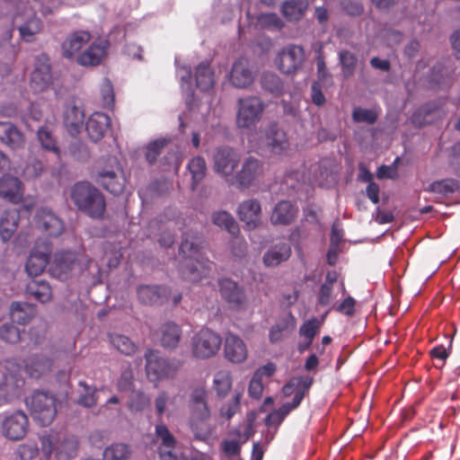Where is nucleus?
Masks as SVG:
<instances>
[{
	"instance_id": "1",
	"label": "nucleus",
	"mask_w": 460,
	"mask_h": 460,
	"mask_svg": "<svg viewBox=\"0 0 460 460\" xmlns=\"http://www.w3.org/2000/svg\"><path fill=\"white\" fill-rule=\"evenodd\" d=\"M202 243L203 238L198 233H186L180 244L179 252L183 257L180 273L190 282H198L208 277L212 270L214 263L202 256Z\"/></svg>"
},
{
	"instance_id": "2",
	"label": "nucleus",
	"mask_w": 460,
	"mask_h": 460,
	"mask_svg": "<svg viewBox=\"0 0 460 460\" xmlns=\"http://www.w3.org/2000/svg\"><path fill=\"white\" fill-rule=\"evenodd\" d=\"M71 199L77 208L92 218H102L106 208L103 194L87 181L76 182L71 190Z\"/></svg>"
},
{
	"instance_id": "3",
	"label": "nucleus",
	"mask_w": 460,
	"mask_h": 460,
	"mask_svg": "<svg viewBox=\"0 0 460 460\" xmlns=\"http://www.w3.org/2000/svg\"><path fill=\"white\" fill-rule=\"evenodd\" d=\"M57 396L46 391H35L26 397L25 404L32 419L40 425H50L58 412Z\"/></svg>"
},
{
	"instance_id": "4",
	"label": "nucleus",
	"mask_w": 460,
	"mask_h": 460,
	"mask_svg": "<svg viewBox=\"0 0 460 460\" xmlns=\"http://www.w3.org/2000/svg\"><path fill=\"white\" fill-rule=\"evenodd\" d=\"M93 180L113 195L121 194L126 187L123 169L114 156H108L103 165L97 169Z\"/></svg>"
},
{
	"instance_id": "5",
	"label": "nucleus",
	"mask_w": 460,
	"mask_h": 460,
	"mask_svg": "<svg viewBox=\"0 0 460 460\" xmlns=\"http://www.w3.org/2000/svg\"><path fill=\"white\" fill-rule=\"evenodd\" d=\"M265 105L257 96H247L237 100L235 125L242 130H251L261 121Z\"/></svg>"
},
{
	"instance_id": "6",
	"label": "nucleus",
	"mask_w": 460,
	"mask_h": 460,
	"mask_svg": "<svg viewBox=\"0 0 460 460\" xmlns=\"http://www.w3.org/2000/svg\"><path fill=\"white\" fill-rule=\"evenodd\" d=\"M145 358L146 376L151 382L174 376L181 367L179 361L164 358L159 356L158 351L153 349H148Z\"/></svg>"
},
{
	"instance_id": "7",
	"label": "nucleus",
	"mask_w": 460,
	"mask_h": 460,
	"mask_svg": "<svg viewBox=\"0 0 460 460\" xmlns=\"http://www.w3.org/2000/svg\"><path fill=\"white\" fill-rule=\"evenodd\" d=\"M23 20V23L18 26V31L22 40L32 42L34 36L43 30L42 21L37 17L35 12L28 6H24L22 11H18L13 18L12 27L5 32L4 39L10 40L13 38L14 30L13 23L19 20Z\"/></svg>"
},
{
	"instance_id": "8",
	"label": "nucleus",
	"mask_w": 460,
	"mask_h": 460,
	"mask_svg": "<svg viewBox=\"0 0 460 460\" xmlns=\"http://www.w3.org/2000/svg\"><path fill=\"white\" fill-rule=\"evenodd\" d=\"M221 343L219 334L208 328H202L192 338V353L199 358H211L219 350Z\"/></svg>"
},
{
	"instance_id": "9",
	"label": "nucleus",
	"mask_w": 460,
	"mask_h": 460,
	"mask_svg": "<svg viewBox=\"0 0 460 460\" xmlns=\"http://www.w3.org/2000/svg\"><path fill=\"white\" fill-rule=\"evenodd\" d=\"M305 59L304 49L298 45L289 44L279 52L275 63L281 73L290 75L302 66Z\"/></svg>"
},
{
	"instance_id": "10",
	"label": "nucleus",
	"mask_w": 460,
	"mask_h": 460,
	"mask_svg": "<svg viewBox=\"0 0 460 460\" xmlns=\"http://www.w3.org/2000/svg\"><path fill=\"white\" fill-rule=\"evenodd\" d=\"M51 83L52 75L49 59L46 54H40L35 58L30 87L35 93H41L47 90Z\"/></svg>"
},
{
	"instance_id": "11",
	"label": "nucleus",
	"mask_w": 460,
	"mask_h": 460,
	"mask_svg": "<svg viewBox=\"0 0 460 460\" xmlns=\"http://www.w3.org/2000/svg\"><path fill=\"white\" fill-rule=\"evenodd\" d=\"M29 430V419L22 411H16L6 416L2 422V434L8 439H22Z\"/></svg>"
},
{
	"instance_id": "12",
	"label": "nucleus",
	"mask_w": 460,
	"mask_h": 460,
	"mask_svg": "<svg viewBox=\"0 0 460 460\" xmlns=\"http://www.w3.org/2000/svg\"><path fill=\"white\" fill-rule=\"evenodd\" d=\"M50 254L51 247L48 242H37L25 265L28 275L34 278L40 276L49 262Z\"/></svg>"
},
{
	"instance_id": "13",
	"label": "nucleus",
	"mask_w": 460,
	"mask_h": 460,
	"mask_svg": "<svg viewBox=\"0 0 460 460\" xmlns=\"http://www.w3.org/2000/svg\"><path fill=\"white\" fill-rule=\"evenodd\" d=\"M219 292L223 299L231 309L240 310L246 300L244 290L237 282L230 279H222L218 281Z\"/></svg>"
},
{
	"instance_id": "14",
	"label": "nucleus",
	"mask_w": 460,
	"mask_h": 460,
	"mask_svg": "<svg viewBox=\"0 0 460 460\" xmlns=\"http://www.w3.org/2000/svg\"><path fill=\"white\" fill-rule=\"evenodd\" d=\"M239 162L238 153L228 146L217 148L214 155L215 171L225 176L232 175Z\"/></svg>"
},
{
	"instance_id": "15",
	"label": "nucleus",
	"mask_w": 460,
	"mask_h": 460,
	"mask_svg": "<svg viewBox=\"0 0 460 460\" xmlns=\"http://www.w3.org/2000/svg\"><path fill=\"white\" fill-rule=\"evenodd\" d=\"M263 173V164L252 156L247 157L242 164L241 170L235 174V181L240 187L248 188Z\"/></svg>"
},
{
	"instance_id": "16",
	"label": "nucleus",
	"mask_w": 460,
	"mask_h": 460,
	"mask_svg": "<svg viewBox=\"0 0 460 460\" xmlns=\"http://www.w3.org/2000/svg\"><path fill=\"white\" fill-rule=\"evenodd\" d=\"M188 408L190 416L197 415L210 418L211 412L208 403V393L204 385L191 387L188 399Z\"/></svg>"
},
{
	"instance_id": "17",
	"label": "nucleus",
	"mask_w": 460,
	"mask_h": 460,
	"mask_svg": "<svg viewBox=\"0 0 460 460\" xmlns=\"http://www.w3.org/2000/svg\"><path fill=\"white\" fill-rule=\"evenodd\" d=\"M238 217L248 230L256 228L261 223V207L256 199H250L240 203Z\"/></svg>"
},
{
	"instance_id": "18",
	"label": "nucleus",
	"mask_w": 460,
	"mask_h": 460,
	"mask_svg": "<svg viewBox=\"0 0 460 460\" xmlns=\"http://www.w3.org/2000/svg\"><path fill=\"white\" fill-rule=\"evenodd\" d=\"M266 146L274 155H280L289 147L287 133L277 123H271L265 132Z\"/></svg>"
},
{
	"instance_id": "19",
	"label": "nucleus",
	"mask_w": 460,
	"mask_h": 460,
	"mask_svg": "<svg viewBox=\"0 0 460 460\" xmlns=\"http://www.w3.org/2000/svg\"><path fill=\"white\" fill-rule=\"evenodd\" d=\"M107 45V41H93L88 48L77 55V64L82 66H99L106 55Z\"/></svg>"
},
{
	"instance_id": "20",
	"label": "nucleus",
	"mask_w": 460,
	"mask_h": 460,
	"mask_svg": "<svg viewBox=\"0 0 460 460\" xmlns=\"http://www.w3.org/2000/svg\"><path fill=\"white\" fill-rule=\"evenodd\" d=\"M63 120L67 132L75 137L82 129L84 120V111L75 105L74 101H67L65 104Z\"/></svg>"
},
{
	"instance_id": "21",
	"label": "nucleus",
	"mask_w": 460,
	"mask_h": 460,
	"mask_svg": "<svg viewBox=\"0 0 460 460\" xmlns=\"http://www.w3.org/2000/svg\"><path fill=\"white\" fill-rule=\"evenodd\" d=\"M0 197L13 204L22 202V182L17 177L4 175L0 179Z\"/></svg>"
},
{
	"instance_id": "22",
	"label": "nucleus",
	"mask_w": 460,
	"mask_h": 460,
	"mask_svg": "<svg viewBox=\"0 0 460 460\" xmlns=\"http://www.w3.org/2000/svg\"><path fill=\"white\" fill-rule=\"evenodd\" d=\"M36 217L39 226L49 236H58L65 229L63 221L49 208H40Z\"/></svg>"
},
{
	"instance_id": "23",
	"label": "nucleus",
	"mask_w": 460,
	"mask_h": 460,
	"mask_svg": "<svg viewBox=\"0 0 460 460\" xmlns=\"http://www.w3.org/2000/svg\"><path fill=\"white\" fill-rule=\"evenodd\" d=\"M225 357L233 363H242L248 356V350L243 341L237 335L228 333L225 340Z\"/></svg>"
},
{
	"instance_id": "24",
	"label": "nucleus",
	"mask_w": 460,
	"mask_h": 460,
	"mask_svg": "<svg viewBox=\"0 0 460 460\" xmlns=\"http://www.w3.org/2000/svg\"><path fill=\"white\" fill-rule=\"evenodd\" d=\"M254 80L249 63L244 58L236 60L230 72V82L236 88H247Z\"/></svg>"
},
{
	"instance_id": "25",
	"label": "nucleus",
	"mask_w": 460,
	"mask_h": 460,
	"mask_svg": "<svg viewBox=\"0 0 460 460\" xmlns=\"http://www.w3.org/2000/svg\"><path fill=\"white\" fill-rule=\"evenodd\" d=\"M75 262V255L70 251H62L54 254L50 265V273L58 279H66Z\"/></svg>"
},
{
	"instance_id": "26",
	"label": "nucleus",
	"mask_w": 460,
	"mask_h": 460,
	"mask_svg": "<svg viewBox=\"0 0 460 460\" xmlns=\"http://www.w3.org/2000/svg\"><path fill=\"white\" fill-rule=\"evenodd\" d=\"M111 119L103 112H93L85 123V130L92 141L101 140L110 127Z\"/></svg>"
},
{
	"instance_id": "27",
	"label": "nucleus",
	"mask_w": 460,
	"mask_h": 460,
	"mask_svg": "<svg viewBox=\"0 0 460 460\" xmlns=\"http://www.w3.org/2000/svg\"><path fill=\"white\" fill-rule=\"evenodd\" d=\"M444 111L435 103H427L420 107L411 116V122L418 128H422L441 119Z\"/></svg>"
},
{
	"instance_id": "28",
	"label": "nucleus",
	"mask_w": 460,
	"mask_h": 460,
	"mask_svg": "<svg viewBox=\"0 0 460 460\" xmlns=\"http://www.w3.org/2000/svg\"><path fill=\"white\" fill-rule=\"evenodd\" d=\"M297 212V208L290 201L281 200L275 205L270 216V222L273 225H290L295 220Z\"/></svg>"
},
{
	"instance_id": "29",
	"label": "nucleus",
	"mask_w": 460,
	"mask_h": 460,
	"mask_svg": "<svg viewBox=\"0 0 460 460\" xmlns=\"http://www.w3.org/2000/svg\"><path fill=\"white\" fill-rule=\"evenodd\" d=\"M91 40V34L88 31H78L70 34L62 43V55L66 58H72L77 56L79 50L84 44Z\"/></svg>"
},
{
	"instance_id": "30",
	"label": "nucleus",
	"mask_w": 460,
	"mask_h": 460,
	"mask_svg": "<svg viewBox=\"0 0 460 460\" xmlns=\"http://www.w3.org/2000/svg\"><path fill=\"white\" fill-rule=\"evenodd\" d=\"M291 256V246L288 243L280 242L270 246L263 255V263L267 267H276L287 261Z\"/></svg>"
},
{
	"instance_id": "31",
	"label": "nucleus",
	"mask_w": 460,
	"mask_h": 460,
	"mask_svg": "<svg viewBox=\"0 0 460 460\" xmlns=\"http://www.w3.org/2000/svg\"><path fill=\"white\" fill-rule=\"evenodd\" d=\"M168 296L167 288L162 286L143 285L137 288L139 301L145 305H161Z\"/></svg>"
},
{
	"instance_id": "32",
	"label": "nucleus",
	"mask_w": 460,
	"mask_h": 460,
	"mask_svg": "<svg viewBox=\"0 0 460 460\" xmlns=\"http://www.w3.org/2000/svg\"><path fill=\"white\" fill-rule=\"evenodd\" d=\"M24 384L22 378H17L13 375H5L0 383V404H5L20 395Z\"/></svg>"
},
{
	"instance_id": "33",
	"label": "nucleus",
	"mask_w": 460,
	"mask_h": 460,
	"mask_svg": "<svg viewBox=\"0 0 460 460\" xmlns=\"http://www.w3.org/2000/svg\"><path fill=\"white\" fill-rule=\"evenodd\" d=\"M0 141L12 149H18L24 146L22 133L8 121H0Z\"/></svg>"
},
{
	"instance_id": "34",
	"label": "nucleus",
	"mask_w": 460,
	"mask_h": 460,
	"mask_svg": "<svg viewBox=\"0 0 460 460\" xmlns=\"http://www.w3.org/2000/svg\"><path fill=\"white\" fill-rule=\"evenodd\" d=\"M36 314L34 305L27 302H13L10 305V316L13 323L25 325L29 323Z\"/></svg>"
},
{
	"instance_id": "35",
	"label": "nucleus",
	"mask_w": 460,
	"mask_h": 460,
	"mask_svg": "<svg viewBox=\"0 0 460 460\" xmlns=\"http://www.w3.org/2000/svg\"><path fill=\"white\" fill-rule=\"evenodd\" d=\"M20 220L17 209L5 210L0 217V236L3 242L9 241L16 232Z\"/></svg>"
},
{
	"instance_id": "36",
	"label": "nucleus",
	"mask_w": 460,
	"mask_h": 460,
	"mask_svg": "<svg viewBox=\"0 0 460 460\" xmlns=\"http://www.w3.org/2000/svg\"><path fill=\"white\" fill-rule=\"evenodd\" d=\"M53 362L45 356H34L29 358L24 366V371L32 378H40L49 373Z\"/></svg>"
},
{
	"instance_id": "37",
	"label": "nucleus",
	"mask_w": 460,
	"mask_h": 460,
	"mask_svg": "<svg viewBox=\"0 0 460 460\" xmlns=\"http://www.w3.org/2000/svg\"><path fill=\"white\" fill-rule=\"evenodd\" d=\"M26 293L41 303L49 302L52 297L49 284L43 279H32L26 285Z\"/></svg>"
},
{
	"instance_id": "38",
	"label": "nucleus",
	"mask_w": 460,
	"mask_h": 460,
	"mask_svg": "<svg viewBox=\"0 0 460 460\" xmlns=\"http://www.w3.org/2000/svg\"><path fill=\"white\" fill-rule=\"evenodd\" d=\"M79 442L75 436H66L60 440L56 447L58 460H69L77 455Z\"/></svg>"
},
{
	"instance_id": "39",
	"label": "nucleus",
	"mask_w": 460,
	"mask_h": 460,
	"mask_svg": "<svg viewBox=\"0 0 460 460\" xmlns=\"http://www.w3.org/2000/svg\"><path fill=\"white\" fill-rule=\"evenodd\" d=\"M181 336L180 326L174 323H165L161 327V344L166 349H174L179 344Z\"/></svg>"
},
{
	"instance_id": "40",
	"label": "nucleus",
	"mask_w": 460,
	"mask_h": 460,
	"mask_svg": "<svg viewBox=\"0 0 460 460\" xmlns=\"http://www.w3.org/2000/svg\"><path fill=\"white\" fill-rule=\"evenodd\" d=\"M209 419L204 416H190V428L196 439L205 441L210 437L212 429L208 423Z\"/></svg>"
},
{
	"instance_id": "41",
	"label": "nucleus",
	"mask_w": 460,
	"mask_h": 460,
	"mask_svg": "<svg viewBox=\"0 0 460 460\" xmlns=\"http://www.w3.org/2000/svg\"><path fill=\"white\" fill-rule=\"evenodd\" d=\"M196 84L201 91H208L214 86V73L207 62L200 63L195 73Z\"/></svg>"
},
{
	"instance_id": "42",
	"label": "nucleus",
	"mask_w": 460,
	"mask_h": 460,
	"mask_svg": "<svg viewBox=\"0 0 460 460\" xmlns=\"http://www.w3.org/2000/svg\"><path fill=\"white\" fill-rule=\"evenodd\" d=\"M313 384V378L310 376H299L291 378L282 388L284 396L288 397L292 394L303 391L304 397Z\"/></svg>"
},
{
	"instance_id": "43",
	"label": "nucleus",
	"mask_w": 460,
	"mask_h": 460,
	"mask_svg": "<svg viewBox=\"0 0 460 460\" xmlns=\"http://www.w3.org/2000/svg\"><path fill=\"white\" fill-rule=\"evenodd\" d=\"M307 7V0H289L282 5L281 11L288 21H298L305 15Z\"/></svg>"
},
{
	"instance_id": "44",
	"label": "nucleus",
	"mask_w": 460,
	"mask_h": 460,
	"mask_svg": "<svg viewBox=\"0 0 460 460\" xmlns=\"http://www.w3.org/2000/svg\"><path fill=\"white\" fill-rule=\"evenodd\" d=\"M155 436L159 441L157 449H176L177 440L175 437L162 421L155 425Z\"/></svg>"
},
{
	"instance_id": "45",
	"label": "nucleus",
	"mask_w": 460,
	"mask_h": 460,
	"mask_svg": "<svg viewBox=\"0 0 460 460\" xmlns=\"http://www.w3.org/2000/svg\"><path fill=\"white\" fill-rule=\"evenodd\" d=\"M428 190L445 197L456 192L460 193V181L452 178L435 181L429 185Z\"/></svg>"
},
{
	"instance_id": "46",
	"label": "nucleus",
	"mask_w": 460,
	"mask_h": 460,
	"mask_svg": "<svg viewBox=\"0 0 460 460\" xmlns=\"http://www.w3.org/2000/svg\"><path fill=\"white\" fill-rule=\"evenodd\" d=\"M131 448L125 443H113L103 450V460H128Z\"/></svg>"
},
{
	"instance_id": "47",
	"label": "nucleus",
	"mask_w": 460,
	"mask_h": 460,
	"mask_svg": "<svg viewBox=\"0 0 460 460\" xmlns=\"http://www.w3.org/2000/svg\"><path fill=\"white\" fill-rule=\"evenodd\" d=\"M188 169L192 179L191 190H195L206 176L207 165L205 159L201 156L193 157L188 164Z\"/></svg>"
},
{
	"instance_id": "48",
	"label": "nucleus",
	"mask_w": 460,
	"mask_h": 460,
	"mask_svg": "<svg viewBox=\"0 0 460 460\" xmlns=\"http://www.w3.org/2000/svg\"><path fill=\"white\" fill-rule=\"evenodd\" d=\"M213 223L226 230L233 235H235L239 233V226L234 218L231 216L230 213L226 211H217L213 214L212 217Z\"/></svg>"
},
{
	"instance_id": "49",
	"label": "nucleus",
	"mask_w": 460,
	"mask_h": 460,
	"mask_svg": "<svg viewBox=\"0 0 460 460\" xmlns=\"http://www.w3.org/2000/svg\"><path fill=\"white\" fill-rule=\"evenodd\" d=\"M109 339L113 347L120 353L130 356L137 349L136 344L127 336L119 333H111Z\"/></svg>"
},
{
	"instance_id": "50",
	"label": "nucleus",
	"mask_w": 460,
	"mask_h": 460,
	"mask_svg": "<svg viewBox=\"0 0 460 460\" xmlns=\"http://www.w3.org/2000/svg\"><path fill=\"white\" fill-rule=\"evenodd\" d=\"M232 376L228 371H219L214 377V389L218 397L224 398L232 388Z\"/></svg>"
},
{
	"instance_id": "51",
	"label": "nucleus",
	"mask_w": 460,
	"mask_h": 460,
	"mask_svg": "<svg viewBox=\"0 0 460 460\" xmlns=\"http://www.w3.org/2000/svg\"><path fill=\"white\" fill-rule=\"evenodd\" d=\"M38 139L41 146L50 152H53L57 155H59V147L52 131L47 127H40L37 132Z\"/></svg>"
},
{
	"instance_id": "52",
	"label": "nucleus",
	"mask_w": 460,
	"mask_h": 460,
	"mask_svg": "<svg viewBox=\"0 0 460 460\" xmlns=\"http://www.w3.org/2000/svg\"><path fill=\"white\" fill-rule=\"evenodd\" d=\"M40 450L46 458H49L53 453L56 454V447L58 443V433L50 430L40 437Z\"/></svg>"
},
{
	"instance_id": "53",
	"label": "nucleus",
	"mask_w": 460,
	"mask_h": 460,
	"mask_svg": "<svg viewBox=\"0 0 460 460\" xmlns=\"http://www.w3.org/2000/svg\"><path fill=\"white\" fill-rule=\"evenodd\" d=\"M261 87L273 94H279L283 90L281 79L274 73L265 72L261 78Z\"/></svg>"
},
{
	"instance_id": "54",
	"label": "nucleus",
	"mask_w": 460,
	"mask_h": 460,
	"mask_svg": "<svg viewBox=\"0 0 460 460\" xmlns=\"http://www.w3.org/2000/svg\"><path fill=\"white\" fill-rule=\"evenodd\" d=\"M257 26L269 31H279L283 28L284 23L278 14L268 13L258 15Z\"/></svg>"
},
{
	"instance_id": "55",
	"label": "nucleus",
	"mask_w": 460,
	"mask_h": 460,
	"mask_svg": "<svg viewBox=\"0 0 460 460\" xmlns=\"http://www.w3.org/2000/svg\"><path fill=\"white\" fill-rule=\"evenodd\" d=\"M150 405V398L143 392L133 391L128 402V410L132 412H142Z\"/></svg>"
},
{
	"instance_id": "56",
	"label": "nucleus",
	"mask_w": 460,
	"mask_h": 460,
	"mask_svg": "<svg viewBox=\"0 0 460 460\" xmlns=\"http://www.w3.org/2000/svg\"><path fill=\"white\" fill-rule=\"evenodd\" d=\"M339 58L344 76H351L354 74L357 67V57L348 50H342L340 52Z\"/></svg>"
},
{
	"instance_id": "57",
	"label": "nucleus",
	"mask_w": 460,
	"mask_h": 460,
	"mask_svg": "<svg viewBox=\"0 0 460 460\" xmlns=\"http://www.w3.org/2000/svg\"><path fill=\"white\" fill-rule=\"evenodd\" d=\"M377 118L378 115L374 110L358 107L352 111V119L357 123L364 122L372 125L376 122Z\"/></svg>"
},
{
	"instance_id": "58",
	"label": "nucleus",
	"mask_w": 460,
	"mask_h": 460,
	"mask_svg": "<svg viewBox=\"0 0 460 460\" xmlns=\"http://www.w3.org/2000/svg\"><path fill=\"white\" fill-rule=\"evenodd\" d=\"M0 339L7 343H17L21 339L18 328L11 323H4L0 326Z\"/></svg>"
},
{
	"instance_id": "59",
	"label": "nucleus",
	"mask_w": 460,
	"mask_h": 460,
	"mask_svg": "<svg viewBox=\"0 0 460 460\" xmlns=\"http://www.w3.org/2000/svg\"><path fill=\"white\" fill-rule=\"evenodd\" d=\"M320 322L317 318L313 317L305 321L299 328V334L305 338V340L314 341V337L320 330Z\"/></svg>"
},
{
	"instance_id": "60",
	"label": "nucleus",
	"mask_w": 460,
	"mask_h": 460,
	"mask_svg": "<svg viewBox=\"0 0 460 460\" xmlns=\"http://www.w3.org/2000/svg\"><path fill=\"white\" fill-rule=\"evenodd\" d=\"M16 455L21 460H32L39 455V448L35 442L21 444L16 450Z\"/></svg>"
},
{
	"instance_id": "61",
	"label": "nucleus",
	"mask_w": 460,
	"mask_h": 460,
	"mask_svg": "<svg viewBox=\"0 0 460 460\" xmlns=\"http://www.w3.org/2000/svg\"><path fill=\"white\" fill-rule=\"evenodd\" d=\"M166 139H157L151 142L146 147V158L149 164H154L164 147L167 145Z\"/></svg>"
},
{
	"instance_id": "62",
	"label": "nucleus",
	"mask_w": 460,
	"mask_h": 460,
	"mask_svg": "<svg viewBox=\"0 0 460 460\" xmlns=\"http://www.w3.org/2000/svg\"><path fill=\"white\" fill-rule=\"evenodd\" d=\"M241 396V393H235L232 401L222 406L220 413L223 417L230 420L240 410Z\"/></svg>"
},
{
	"instance_id": "63",
	"label": "nucleus",
	"mask_w": 460,
	"mask_h": 460,
	"mask_svg": "<svg viewBox=\"0 0 460 460\" xmlns=\"http://www.w3.org/2000/svg\"><path fill=\"white\" fill-rule=\"evenodd\" d=\"M79 385L84 388V394L78 398V403L84 407H93L96 404L95 388L89 387L85 382H79Z\"/></svg>"
},
{
	"instance_id": "64",
	"label": "nucleus",
	"mask_w": 460,
	"mask_h": 460,
	"mask_svg": "<svg viewBox=\"0 0 460 460\" xmlns=\"http://www.w3.org/2000/svg\"><path fill=\"white\" fill-rule=\"evenodd\" d=\"M220 447L228 458L237 456L241 454V443L234 439H225L221 442Z\"/></svg>"
}]
</instances>
